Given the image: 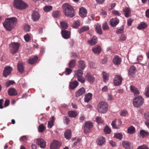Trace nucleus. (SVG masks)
<instances>
[{"instance_id": "23", "label": "nucleus", "mask_w": 149, "mask_h": 149, "mask_svg": "<svg viewBox=\"0 0 149 149\" xmlns=\"http://www.w3.org/2000/svg\"><path fill=\"white\" fill-rule=\"evenodd\" d=\"M92 51L95 54H99L101 51V49L100 46L97 45L93 48Z\"/></svg>"}, {"instance_id": "52", "label": "nucleus", "mask_w": 149, "mask_h": 149, "mask_svg": "<svg viewBox=\"0 0 149 149\" xmlns=\"http://www.w3.org/2000/svg\"><path fill=\"white\" fill-rule=\"evenodd\" d=\"M31 28V26L29 25L26 24L24 25V29L25 31L28 32L30 31Z\"/></svg>"}, {"instance_id": "40", "label": "nucleus", "mask_w": 149, "mask_h": 149, "mask_svg": "<svg viewBox=\"0 0 149 149\" xmlns=\"http://www.w3.org/2000/svg\"><path fill=\"white\" fill-rule=\"evenodd\" d=\"M105 138L104 137H101L99 138L97 144L100 146L102 145L105 142Z\"/></svg>"}, {"instance_id": "15", "label": "nucleus", "mask_w": 149, "mask_h": 149, "mask_svg": "<svg viewBox=\"0 0 149 149\" xmlns=\"http://www.w3.org/2000/svg\"><path fill=\"white\" fill-rule=\"evenodd\" d=\"M116 120L112 121L111 125L113 129H119L122 125V122L120 120H118L117 122L118 124L116 125Z\"/></svg>"}, {"instance_id": "41", "label": "nucleus", "mask_w": 149, "mask_h": 149, "mask_svg": "<svg viewBox=\"0 0 149 149\" xmlns=\"http://www.w3.org/2000/svg\"><path fill=\"white\" fill-rule=\"evenodd\" d=\"M95 31L97 33L101 35L102 34V31L100 25L97 24L96 25Z\"/></svg>"}, {"instance_id": "3", "label": "nucleus", "mask_w": 149, "mask_h": 149, "mask_svg": "<svg viewBox=\"0 0 149 149\" xmlns=\"http://www.w3.org/2000/svg\"><path fill=\"white\" fill-rule=\"evenodd\" d=\"M13 5L15 8L20 10H24L27 7V5L22 0H14Z\"/></svg>"}, {"instance_id": "53", "label": "nucleus", "mask_w": 149, "mask_h": 149, "mask_svg": "<svg viewBox=\"0 0 149 149\" xmlns=\"http://www.w3.org/2000/svg\"><path fill=\"white\" fill-rule=\"evenodd\" d=\"M96 120L98 124L102 123L103 124L104 123V121L102 118L99 117L97 116L96 118Z\"/></svg>"}, {"instance_id": "55", "label": "nucleus", "mask_w": 149, "mask_h": 149, "mask_svg": "<svg viewBox=\"0 0 149 149\" xmlns=\"http://www.w3.org/2000/svg\"><path fill=\"white\" fill-rule=\"evenodd\" d=\"M72 71V70L69 68H66L65 69V73L66 75H69L70 74Z\"/></svg>"}, {"instance_id": "49", "label": "nucleus", "mask_w": 149, "mask_h": 149, "mask_svg": "<svg viewBox=\"0 0 149 149\" xmlns=\"http://www.w3.org/2000/svg\"><path fill=\"white\" fill-rule=\"evenodd\" d=\"M104 81L106 82L108 80L109 74L103 72L102 73Z\"/></svg>"}, {"instance_id": "38", "label": "nucleus", "mask_w": 149, "mask_h": 149, "mask_svg": "<svg viewBox=\"0 0 149 149\" xmlns=\"http://www.w3.org/2000/svg\"><path fill=\"white\" fill-rule=\"evenodd\" d=\"M135 130L134 127L132 126H131L128 128L127 131L128 133L132 134L135 132Z\"/></svg>"}, {"instance_id": "59", "label": "nucleus", "mask_w": 149, "mask_h": 149, "mask_svg": "<svg viewBox=\"0 0 149 149\" xmlns=\"http://www.w3.org/2000/svg\"><path fill=\"white\" fill-rule=\"evenodd\" d=\"M77 78L78 81L81 83H84L85 81V78L83 77H77Z\"/></svg>"}, {"instance_id": "29", "label": "nucleus", "mask_w": 149, "mask_h": 149, "mask_svg": "<svg viewBox=\"0 0 149 149\" xmlns=\"http://www.w3.org/2000/svg\"><path fill=\"white\" fill-rule=\"evenodd\" d=\"M123 11L124 13L125 16L126 17H128L130 16V10L128 8H125L123 10Z\"/></svg>"}, {"instance_id": "31", "label": "nucleus", "mask_w": 149, "mask_h": 149, "mask_svg": "<svg viewBox=\"0 0 149 149\" xmlns=\"http://www.w3.org/2000/svg\"><path fill=\"white\" fill-rule=\"evenodd\" d=\"M86 66L84 62L82 60H81L79 61L78 67L81 70H83L85 68Z\"/></svg>"}, {"instance_id": "43", "label": "nucleus", "mask_w": 149, "mask_h": 149, "mask_svg": "<svg viewBox=\"0 0 149 149\" xmlns=\"http://www.w3.org/2000/svg\"><path fill=\"white\" fill-rule=\"evenodd\" d=\"M54 116L52 117V119L48 122V127L49 128H51L52 126L54 124Z\"/></svg>"}, {"instance_id": "45", "label": "nucleus", "mask_w": 149, "mask_h": 149, "mask_svg": "<svg viewBox=\"0 0 149 149\" xmlns=\"http://www.w3.org/2000/svg\"><path fill=\"white\" fill-rule=\"evenodd\" d=\"M80 24L78 20L75 21L73 22L72 24V26L74 28H77L80 26Z\"/></svg>"}, {"instance_id": "22", "label": "nucleus", "mask_w": 149, "mask_h": 149, "mask_svg": "<svg viewBox=\"0 0 149 149\" xmlns=\"http://www.w3.org/2000/svg\"><path fill=\"white\" fill-rule=\"evenodd\" d=\"M79 82L76 80L70 82L69 88L73 90L76 88L79 84Z\"/></svg>"}, {"instance_id": "4", "label": "nucleus", "mask_w": 149, "mask_h": 149, "mask_svg": "<svg viewBox=\"0 0 149 149\" xmlns=\"http://www.w3.org/2000/svg\"><path fill=\"white\" fill-rule=\"evenodd\" d=\"M93 127V124L91 122L86 121L84 123L83 127V131L86 134L89 133Z\"/></svg>"}, {"instance_id": "36", "label": "nucleus", "mask_w": 149, "mask_h": 149, "mask_svg": "<svg viewBox=\"0 0 149 149\" xmlns=\"http://www.w3.org/2000/svg\"><path fill=\"white\" fill-rule=\"evenodd\" d=\"M46 127L43 124H42L39 125L38 128V131L39 132L42 133L44 131Z\"/></svg>"}, {"instance_id": "9", "label": "nucleus", "mask_w": 149, "mask_h": 149, "mask_svg": "<svg viewBox=\"0 0 149 149\" xmlns=\"http://www.w3.org/2000/svg\"><path fill=\"white\" fill-rule=\"evenodd\" d=\"M36 143L41 148H45L46 146L45 141L41 138L37 139L35 141Z\"/></svg>"}, {"instance_id": "18", "label": "nucleus", "mask_w": 149, "mask_h": 149, "mask_svg": "<svg viewBox=\"0 0 149 149\" xmlns=\"http://www.w3.org/2000/svg\"><path fill=\"white\" fill-rule=\"evenodd\" d=\"M87 11L86 9L83 7L80 8L79 10V15L82 17H84L87 14Z\"/></svg>"}, {"instance_id": "10", "label": "nucleus", "mask_w": 149, "mask_h": 149, "mask_svg": "<svg viewBox=\"0 0 149 149\" xmlns=\"http://www.w3.org/2000/svg\"><path fill=\"white\" fill-rule=\"evenodd\" d=\"M3 25L5 28L8 31H11L14 27L7 19H6L5 22L3 23Z\"/></svg>"}, {"instance_id": "6", "label": "nucleus", "mask_w": 149, "mask_h": 149, "mask_svg": "<svg viewBox=\"0 0 149 149\" xmlns=\"http://www.w3.org/2000/svg\"><path fill=\"white\" fill-rule=\"evenodd\" d=\"M144 102L143 98L140 96L136 97L133 100V105L136 107H138L142 105Z\"/></svg>"}, {"instance_id": "5", "label": "nucleus", "mask_w": 149, "mask_h": 149, "mask_svg": "<svg viewBox=\"0 0 149 149\" xmlns=\"http://www.w3.org/2000/svg\"><path fill=\"white\" fill-rule=\"evenodd\" d=\"M20 44L18 42L12 43L10 45L9 47L10 52L12 54L16 53L18 50Z\"/></svg>"}, {"instance_id": "16", "label": "nucleus", "mask_w": 149, "mask_h": 149, "mask_svg": "<svg viewBox=\"0 0 149 149\" xmlns=\"http://www.w3.org/2000/svg\"><path fill=\"white\" fill-rule=\"evenodd\" d=\"M61 34L62 37L65 39H68L70 38V33L68 31L62 30L61 31Z\"/></svg>"}, {"instance_id": "30", "label": "nucleus", "mask_w": 149, "mask_h": 149, "mask_svg": "<svg viewBox=\"0 0 149 149\" xmlns=\"http://www.w3.org/2000/svg\"><path fill=\"white\" fill-rule=\"evenodd\" d=\"M8 94L11 96H13L17 95V92L15 89L13 88L9 89L8 91Z\"/></svg>"}, {"instance_id": "46", "label": "nucleus", "mask_w": 149, "mask_h": 149, "mask_svg": "<svg viewBox=\"0 0 149 149\" xmlns=\"http://www.w3.org/2000/svg\"><path fill=\"white\" fill-rule=\"evenodd\" d=\"M60 12L58 10L54 11L52 13V15L54 18L58 17L60 16Z\"/></svg>"}, {"instance_id": "54", "label": "nucleus", "mask_w": 149, "mask_h": 149, "mask_svg": "<svg viewBox=\"0 0 149 149\" xmlns=\"http://www.w3.org/2000/svg\"><path fill=\"white\" fill-rule=\"evenodd\" d=\"M61 25L63 29H65L68 27V25L67 23L64 21L61 23Z\"/></svg>"}, {"instance_id": "17", "label": "nucleus", "mask_w": 149, "mask_h": 149, "mask_svg": "<svg viewBox=\"0 0 149 149\" xmlns=\"http://www.w3.org/2000/svg\"><path fill=\"white\" fill-rule=\"evenodd\" d=\"M40 17V14L38 11L35 10L33 12L32 14V18L34 21L38 20Z\"/></svg>"}, {"instance_id": "28", "label": "nucleus", "mask_w": 149, "mask_h": 149, "mask_svg": "<svg viewBox=\"0 0 149 149\" xmlns=\"http://www.w3.org/2000/svg\"><path fill=\"white\" fill-rule=\"evenodd\" d=\"M93 95L91 93H88L85 95L84 98V101L85 102H88L92 98Z\"/></svg>"}, {"instance_id": "2", "label": "nucleus", "mask_w": 149, "mask_h": 149, "mask_svg": "<svg viewBox=\"0 0 149 149\" xmlns=\"http://www.w3.org/2000/svg\"><path fill=\"white\" fill-rule=\"evenodd\" d=\"M108 110V105L107 102L103 101L99 102L97 105V110L98 112L105 113Z\"/></svg>"}, {"instance_id": "62", "label": "nucleus", "mask_w": 149, "mask_h": 149, "mask_svg": "<svg viewBox=\"0 0 149 149\" xmlns=\"http://www.w3.org/2000/svg\"><path fill=\"white\" fill-rule=\"evenodd\" d=\"M24 38L26 42L29 41L30 40V37L28 34H26L24 36Z\"/></svg>"}, {"instance_id": "27", "label": "nucleus", "mask_w": 149, "mask_h": 149, "mask_svg": "<svg viewBox=\"0 0 149 149\" xmlns=\"http://www.w3.org/2000/svg\"><path fill=\"white\" fill-rule=\"evenodd\" d=\"M64 136L65 138L68 140L70 139L72 136L71 131L70 130H67L64 133Z\"/></svg>"}, {"instance_id": "60", "label": "nucleus", "mask_w": 149, "mask_h": 149, "mask_svg": "<svg viewBox=\"0 0 149 149\" xmlns=\"http://www.w3.org/2000/svg\"><path fill=\"white\" fill-rule=\"evenodd\" d=\"M126 37L124 34H123L119 39V40L121 41H123L126 40Z\"/></svg>"}, {"instance_id": "1", "label": "nucleus", "mask_w": 149, "mask_h": 149, "mask_svg": "<svg viewBox=\"0 0 149 149\" xmlns=\"http://www.w3.org/2000/svg\"><path fill=\"white\" fill-rule=\"evenodd\" d=\"M63 12L65 15L69 17H72L74 15L73 8L67 3H65L62 6Z\"/></svg>"}, {"instance_id": "25", "label": "nucleus", "mask_w": 149, "mask_h": 149, "mask_svg": "<svg viewBox=\"0 0 149 149\" xmlns=\"http://www.w3.org/2000/svg\"><path fill=\"white\" fill-rule=\"evenodd\" d=\"M123 146L126 149H132V146L131 143L127 141L123 142L122 143Z\"/></svg>"}, {"instance_id": "34", "label": "nucleus", "mask_w": 149, "mask_h": 149, "mask_svg": "<svg viewBox=\"0 0 149 149\" xmlns=\"http://www.w3.org/2000/svg\"><path fill=\"white\" fill-rule=\"evenodd\" d=\"M89 27L88 26H83L80 28V29L78 30V32L79 33H81L82 32L89 30Z\"/></svg>"}, {"instance_id": "47", "label": "nucleus", "mask_w": 149, "mask_h": 149, "mask_svg": "<svg viewBox=\"0 0 149 149\" xmlns=\"http://www.w3.org/2000/svg\"><path fill=\"white\" fill-rule=\"evenodd\" d=\"M104 131L105 134H108L111 133V130L109 127L107 125H106L104 128Z\"/></svg>"}, {"instance_id": "35", "label": "nucleus", "mask_w": 149, "mask_h": 149, "mask_svg": "<svg viewBox=\"0 0 149 149\" xmlns=\"http://www.w3.org/2000/svg\"><path fill=\"white\" fill-rule=\"evenodd\" d=\"M68 65L70 68H74L76 65V60L72 59L69 62Z\"/></svg>"}, {"instance_id": "13", "label": "nucleus", "mask_w": 149, "mask_h": 149, "mask_svg": "<svg viewBox=\"0 0 149 149\" xmlns=\"http://www.w3.org/2000/svg\"><path fill=\"white\" fill-rule=\"evenodd\" d=\"M85 78L90 83H93L95 81V78L90 73H87L85 76Z\"/></svg>"}, {"instance_id": "33", "label": "nucleus", "mask_w": 149, "mask_h": 149, "mask_svg": "<svg viewBox=\"0 0 149 149\" xmlns=\"http://www.w3.org/2000/svg\"><path fill=\"white\" fill-rule=\"evenodd\" d=\"M130 89L131 91L135 94H137L139 93L138 89L133 85H131L130 86Z\"/></svg>"}, {"instance_id": "26", "label": "nucleus", "mask_w": 149, "mask_h": 149, "mask_svg": "<svg viewBox=\"0 0 149 149\" xmlns=\"http://www.w3.org/2000/svg\"><path fill=\"white\" fill-rule=\"evenodd\" d=\"M23 64L21 61H19L17 64V69L18 71L22 73L24 71V68L23 66Z\"/></svg>"}, {"instance_id": "50", "label": "nucleus", "mask_w": 149, "mask_h": 149, "mask_svg": "<svg viewBox=\"0 0 149 149\" xmlns=\"http://www.w3.org/2000/svg\"><path fill=\"white\" fill-rule=\"evenodd\" d=\"M63 120L64 123L66 125H68L70 121L69 118L66 116H64L63 117Z\"/></svg>"}, {"instance_id": "57", "label": "nucleus", "mask_w": 149, "mask_h": 149, "mask_svg": "<svg viewBox=\"0 0 149 149\" xmlns=\"http://www.w3.org/2000/svg\"><path fill=\"white\" fill-rule=\"evenodd\" d=\"M145 94L146 96L149 97V85L145 88Z\"/></svg>"}, {"instance_id": "42", "label": "nucleus", "mask_w": 149, "mask_h": 149, "mask_svg": "<svg viewBox=\"0 0 149 149\" xmlns=\"http://www.w3.org/2000/svg\"><path fill=\"white\" fill-rule=\"evenodd\" d=\"M147 26V24L144 22H141L137 26L139 29H141L145 28Z\"/></svg>"}, {"instance_id": "14", "label": "nucleus", "mask_w": 149, "mask_h": 149, "mask_svg": "<svg viewBox=\"0 0 149 149\" xmlns=\"http://www.w3.org/2000/svg\"><path fill=\"white\" fill-rule=\"evenodd\" d=\"M110 24L112 27H114L119 23V19L116 17L112 18L110 20Z\"/></svg>"}, {"instance_id": "11", "label": "nucleus", "mask_w": 149, "mask_h": 149, "mask_svg": "<svg viewBox=\"0 0 149 149\" xmlns=\"http://www.w3.org/2000/svg\"><path fill=\"white\" fill-rule=\"evenodd\" d=\"M12 70V68L9 66L5 68L3 72V76L5 77H6L11 72Z\"/></svg>"}, {"instance_id": "37", "label": "nucleus", "mask_w": 149, "mask_h": 149, "mask_svg": "<svg viewBox=\"0 0 149 149\" xmlns=\"http://www.w3.org/2000/svg\"><path fill=\"white\" fill-rule=\"evenodd\" d=\"M68 114L70 117L75 118L77 115V112L75 111H69L68 112Z\"/></svg>"}, {"instance_id": "20", "label": "nucleus", "mask_w": 149, "mask_h": 149, "mask_svg": "<svg viewBox=\"0 0 149 149\" xmlns=\"http://www.w3.org/2000/svg\"><path fill=\"white\" fill-rule=\"evenodd\" d=\"M85 93V90L84 88L82 87L79 89L75 93L76 97H79L84 95Z\"/></svg>"}, {"instance_id": "51", "label": "nucleus", "mask_w": 149, "mask_h": 149, "mask_svg": "<svg viewBox=\"0 0 149 149\" xmlns=\"http://www.w3.org/2000/svg\"><path fill=\"white\" fill-rule=\"evenodd\" d=\"M114 137L119 140H121L122 138V134L121 133H117L114 134Z\"/></svg>"}, {"instance_id": "32", "label": "nucleus", "mask_w": 149, "mask_h": 149, "mask_svg": "<svg viewBox=\"0 0 149 149\" xmlns=\"http://www.w3.org/2000/svg\"><path fill=\"white\" fill-rule=\"evenodd\" d=\"M140 133L143 138L149 136V132L144 130H141Z\"/></svg>"}, {"instance_id": "12", "label": "nucleus", "mask_w": 149, "mask_h": 149, "mask_svg": "<svg viewBox=\"0 0 149 149\" xmlns=\"http://www.w3.org/2000/svg\"><path fill=\"white\" fill-rule=\"evenodd\" d=\"M136 71V69L134 65L131 66L128 70V74L130 78H132L133 76Z\"/></svg>"}, {"instance_id": "7", "label": "nucleus", "mask_w": 149, "mask_h": 149, "mask_svg": "<svg viewBox=\"0 0 149 149\" xmlns=\"http://www.w3.org/2000/svg\"><path fill=\"white\" fill-rule=\"evenodd\" d=\"M123 78L121 77L118 75H115L113 79V82L115 86H118L120 85L122 83Z\"/></svg>"}, {"instance_id": "48", "label": "nucleus", "mask_w": 149, "mask_h": 149, "mask_svg": "<svg viewBox=\"0 0 149 149\" xmlns=\"http://www.w3.org/2000/svg\"><path fill=\"white\" fill-rule=\"evenodd\" d=\"M52 9V7L51 6H45L44 7V11L46 12L51 10Z\"/></svg>"}, {"instance_id": "58", "label": "nucleus", "mask_w": 149, "mask_h": 149, "mask_svg": "<svg viewBox=\"0 0 149 149\" xmlns=\"http://www.w3.org/2000/svg\"><path fill=\"white\" fill-rule=\"evenodd\" d=\"M103 29L104 30H107L109 29V26L106 22H104L102 25Z\"/></svg>"}, {"instance_id": "61", "label": "nucleus", "mask_w": 149, "mask_h": 149, "mask_svg": "<svg viewBox=\"0 0 149 149\" xmlns=\"http://www.w3.org/2000/svg\"><path fill=\"white\" fill-rule=\"evenodd\" d=\"M133 20L131 18H130L127 19V24L128 26H130L131 25L132 23Z\"/></svg>"}, {"instance_id": "21", "label": "nucleus", "mask_w": 149, "mask_h": 149, "mask_svg": "<svg viewBox=\"0 0 149 149\" xmlns=\"http://www.w3.org/2000/svg\"><path fill=\"white\" fill-rule=\"evenodd\" d=\"M97 42V38L94 36L90 40L87 41L88 43L91 45L93 46L95 45Z\"/></svg>"}, {"instance_id": "44", "label": "nucleus", "mask_w": 149, "mask_h": 149, "mask_svg": "<svg viewBox=\"0 0 149 149\" xmlns=\"http://www.w3.org/2000/svg\"><path fill=\"white\" fill-rule=\"evenodd\" d=\"M38 58L37 56H34L33 58H30L29 60V63L31 64H33L37 61Z\"/></svg>"}, {"instance_id": "24", "label": "nucleus", "mask_w": 149, "mask_h": 149, "mask_svg": "<svg viewBox=\"0 0 149 149\" xmlns=\"http://www.w3.org/2000/svg\"><path fill=\"white\" fill-rule=\"evenodd\" d=\"M10 24L14 27L17 23V19L15 17H13L10 18H7Z\"/></svg>"}, {"instance_id": "8", "label": "nucleus", "mask_w": 149, "mask_h": 149, "mask_svg": "<svg viewBox=\"0 0 149 149\" xmlns=\"http://www.w3.org/2000/svg\"><path fill=\"white\" fill-rule=\"evenodd\" d=\"M61 145V144L60 142L54 140L50 144V149H58Z\"/></svg>"}, {"instance_id": "19", "label": "nucleus", "mask_w": 149, "mask_h": 149, "mask_svg": "<svg viewBox=\"0 0 149 149\" xmlns=\"http://www.w3.org/2000/svg\"><path fill=\"white\" fill-rule=\"evenodd\" d=\"M121 58L118 56L116 55L114 57L113 60V63L115 65H118L120 63Z\"/></svg>"}, {"instance_id": "56", "label": "nucleus", "mask_w": 149, "mask_h": 149, "mask_svg": "<svg viewBox=\"0 0 149 149\" xmlns=\"http://www.w3.org/2000/svg\"><path fill=\"white\" fill-rule=\"evenodd\" d=\"M15 83V82L13 80H9L7 81L6 84V87H7L9 86L10 85L13 84Z\"/></svg>"}, {"instance_id": "63", "label": "nucleus", "mask_w": 149, "mask_h": 149, "mask_svg": "<svg viewBox=\"0 0 149 149\" xmlns=\"http://www.w3.org/2000/svg\"><path fill=\"white\" fill-rule=\"evenodd\" d=\"M127 114V111L123 110H122L120 113V115L122 116H124Z\"/></svg>"}, {"instance_id": "39", "label": "nucleus", "mask_w": 149, "mask_h": 149, "mask_svg": "<svg viewBox=\"0 0 149 149\" xmlns=\"http://www.w3.org/2000/svg\"><path fill=\"white\" fill-rule=\"evenodd\" d=\"M82 70H78L75 72V74L77 77H82L83 74Z\"/></svg>"}, {"instance_id": "64", "label": "nucleus", "mask_w": 149, "mask_h": 149, "mask_svg": "<svg viewBox=\"0 0 149 149\" xmlns=\"http://www.w3.org/2000/svg\"><path fill=\"white\" fill-rule=\"evenodd\" d=\"M137 149H149L148 147L145 145H143L139 146Z\"/></svg>"}]
</instances>
